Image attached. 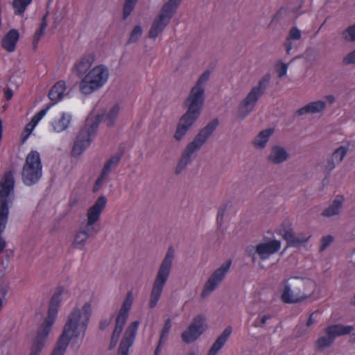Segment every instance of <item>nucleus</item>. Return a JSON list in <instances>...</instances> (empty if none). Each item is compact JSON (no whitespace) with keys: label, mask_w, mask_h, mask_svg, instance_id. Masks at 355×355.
<instances>
[{"label":"nucleus","mask_w":355,"mask_h":355,"mask_svg":"<svg viewBox=\"0 0 355 355\" xmlns=\"http://www.w3.org/2000/svg\"><path fill=\"white\" fill-rule=\"evenodd\" d=\"M287 157V153L284 148L279 146H274L272 148L268 159L272 163L279 164L285 161Z\"/></svg>","instance_id":"obj_29"},{"label":"nucleus","mask_w":355,"mask_h":355,"mask_svg":"<svg viewBox=\"0 0 355 355\" xmlns=\"http://www.w3.org/2000/svg\"><path fill=\"white\" fill-rule=\"evenodd\" d=\"M209 76V71H205L191 89V93L186 101V103H189L188 110L180 119L175 133L174 137L178 141L186 134L200 114L204 101L203 84L208 80Z\"/></svg>","instance_id":"obj_2"},{"label":"nucleus","mask_w":355,"mask_h":355,"mask_svg":"<svg viewBox=\"0 0 355 355\" xmlns=\"http://www.w3.org/2000/svg\"><path fill=\"white\" fill-rule=\"evenodd\" d=\"M32 0H13L12 7L15 15H22Z\"/></svg>","instance_id":"obj_34"},{"label":"nucleus","mask_w":355,"mask_h":355,"mask_svg":"<svg viewBox=\"0 0 355 355\" xmlns=\"http://www.w3.org/2000/svg\"><path fill=\"white\" fill-rule=\"evenodd\" d=\"M218 125V119H214L210 121L199 133L196 136L193 141L189 143L184 150L181 159H180L175 173H180L189 163L192 154L200 149L205 144L209 137L213 133Z\"/></svg>","instance_id":"obj_6"},{"label":"nucleus","mask_w":355,"mask_h":355,"mask_svg":"<svg viewBox=\"0 0 355 355\" xmlns=\"http://www.w3.org/2000/svg\"><path fill=\"white\" fill-rule=\"evenodd\" d=\"M89 228L87 226L84 227L83 228H81V230L78 232V234L76 235L75 240L73 242V246L77 248H81L82 245L84 244V243L86 241V240L88 239L89 233Z\"/></svg>","instance_id":"obj_33"},{"label":"nucleus","mask_w":355,"mask_h":355,"mask_svg":"<svg viewBox=\"0 0 355 355\" xmlns=\"http://www.w3.org/2000/svg\"><path fill=\"white\" fill-rule=\"evenodd\" d=\"M121 155L116 154L111 157L105 164L104 167L101 171V173L96 180V182L93 187L94 192H96L100 189L104 180L106 179L108 173L112 171V168L116 166L121 159Z\"/></svg>","instance_id":"obj_16"},{"label":"nucleus","mask_w":355,"mask_h":355,"mask_svg":"<svg viewBox=\"0 0 355 355\" xmlns=\"http://www.w3.org/2000/svg\"><path fill=\"white\" fill-rule=\"evenodd\" d=\"M182 0H169L165 3L162 8L161 13L155 19L149 31L148 37L156 38L168 24Z\"/></svg>","instance_id":"obj_9"},{"label":"nucleus","mask_w":355,"mask_h":355,"mask_svg":"<svg viewBox=\"0 0 355 355\" xmlns=\"http://www.w3.org/2000/svg\"><path fill=\"white\" fill-rule=\"evenodd\" d=\"M333 240V237L330 235L322 237L320 250L323 251L325 250L331 243Z\"/></svg>","instance_id":"obj_44"},{"label":"nucleus","mask_w":355,"mask_h":355,"mask_svg":"<svg viewBox=\"0 0 355 355\" xmlns=\"http://www.w3.org/2000/svg\"><path fill=\"white\" fill-rule=\"evenodd\" d=\"M141 33H142V30H141V28L140 26H136L132 33H131V35H130V39H129V42L130 43H132V42H136L138 38L141 35Z\"/></svg>","instance_id":"obj_40"},{"label":"nucleus","mask_w":355,"mask_h":355,"mask_svg":"<svg viewBox=\"0 0 355 355\" xmlns=\"http://www.w3.org/2000/svg\"><path fill=\"white\" fill-rule=\"evenodd\" d=\"M12 96H13L12 91L10 89L6 90V92H4V97L7 101L10 100L12 98Z\"/></svg>","instance_id":"obj_48"},{"label":"nucleus","mask_w":355,"mask_h":355,"mask_svg":"<svg viewBox=\"0 0 355 355\" xmlns=\"http://www.w3.org/2000/svg\"><path fill=\"white\" fill-rule=\"evenodd\" d=\"M132 302V292L129 291L116 318L115 328L113 331L110 343V349L114 348L118 343L119 337L123 329L124 324L128 318L129 311L131 309Z\"/></svg>","instance_id":"obj_10"},{"label":"nucleus","mask_w":355,"mask_h":355,"mask_svg":"<svg viewBox=\"0 0 355 355\" xmlns=\"http://www.w3.org/2000/svg\"><path fill=\"white\" fill-rule=\"evenodd\" d=\"M279 234L286 241L289 246H298L306 243L310 238V236H295L293 229L290 227H288L286 229L283 227L279 230Z\"/></svg>","instance_id":"obj_21"},{"label":"nucleus","mask_w":355,"mask_h":355,"mask_svg":"<svg viewBox=\"0 0 355 355\" xmlns=\"http://www.w3.org/2000/svg\"><path fill=\"white\" fill-rule=\"evenodd\" d=\"M109 72L107 67L98 65L91 69L81 80L80 90L84 94H90L103 87L107 82Z\"/></svg>","instance_id":"obj_7"},{"label":"nucleus","mask_w":355,"mask_h":355,"mask_svg":"<svg viewBox=\"0 0 355 355\" xmlns=\"http://www.w3.org/2000/svg\"><path fill=\"white\" fill-rule=\"evenodd\" d=\"M42 175V164L40 153L31 150L26 156L21 172L23 182L27 186L36 184Z\"/></svg>","instance_id":"obj_8"},{"label":"nucleus","mask_w":355,"mask_h":355,"mask_svg":"<svg viewBox=\"0 0 355 355\" xmlns=\"http://www.w3.org/2000/svg\"><path fill=\"white\" fill-rule=\"evenodd\" d=\"M353 329L354 327L350 325L339 324L330 325L325 331L327 336L319 338L316 340L315 345L318 349H322L330 346L337 336L349 334Z\"/></svg>","instance_id":"obj_12"},{"label":"nucleus","mask_w":355,"mask_h":355,"mask_svg":"<svg viewBox=\"0 0 355 355\" xmlns=\"http://www.w3.org/2000/svg\"><path fill=\"white\" fill-rule=\"evenodd\" d=\"M173 254L174 250L173 247L171 246L168 248L166 255L161 264V266L158 271V274H161L164 276L168 277L172 264V260L173 258Z\"/></svg>","instance_id":"obj_27"},{"label":"nucleus","mask_w":355,"mask_h":355,"mask_svg":"<svg viewBox=\"0 0 355 355\" xmlns=\"http://www.w3.org/2000/svg\"><path fill=\"white\" fill-rule=\"evenodd\" d=\"M313 323V314H311L307 322H306V326L307 327H309L311 326L312 324Z\"/></svg>","instance_id":"obj_54"},{"label":"nucleus","mask_w":355,"mask_h":355,"mask_svg":"<svg viewBox=\"0 0 355 355\" xmlns=\"http://www.w3.org/2000/svg\"><path fill=\"white\" fill-rule=\"evenodd\" d=\"M343 35L346 40L355 41V24L343 31Z\"/></svg>","instance_id":"obj_39"},{"label":"nucleus","mask_w":355,"mask_h":355,"mask_svg":"<svg viewBox=\"0 0 355 355\" xmlns=\"http://www.w3.org/2000/svg\"><path fill=\"white\" fill-rule=\"evenodd\" d=\"M66 91V84L64 80L58 81L49 90V98L53 103L50 105H53L62 100Z\"/></svg>","instance_id":"obj_24"},{"label":"nucleus","mask_w":355,"mask_h":355,"mask_svg":"<svg viewBox=\"0 0 355 355\" xmlns=\"http://www.w3.org/2000/svg\"><path fill=\"white\" fill-rule=\"evenodd\" d=\"M2 132H3L2 121L0 119V141L1 140V138H2Z\"/></svg>","instance_id":"obj_56"},{"label":"nucleus","mask_w":355,"mask_h":355,"mask_svg":"<svg viewBox=\"0 0 355 355\" xmlns=\"http://www.w3.org/2000/svg\"><path fill=\"white\" fill-rule=\"evenodd\" d=\"M281 248V242L277 240H272L268 243H259L257 245L256 252L261 259H265L268 255L278 252Z\"/></svg>","instance_id":"obj_20"},{"label":"nucleus","mask_w":355,"mask_h":355,"mask_svg":"<svg viewBox=\"0 0 355 355\" xmlns=\"http://www.w3.org/2000/svg\"><path fill=\"white\" fill-rule=\"evenodd\" d=\"M139 325V322L136 320L128 327L121 341L117 355H128L129 349L135 340Z\"/></svg>","instance_id":"obj_15"},{"label":"nucleus","mask_w":355,"mask_h":355,"mask_svg":"<svg viewBox=\"0 0 355 355\" xmlns=\"http://www.w3.org/2000/svg\"><path fill=\"white\" fill-rule=\"evenodd\" d=\"M327 168H328L329 171H331L335 168V164L332 160L329 162Z\"/></svg>","instance_id":"obj_53"},{"label":"nucleus","mask_w":355,"mask_h":355,"mask_svg":"<svg viewBox=\"0 0 355 355\" xmlns=\"http://www.w3.org/2000/svg\"><path fill=\"white\" fill-rule=\"evenodd\" d=\"M171 319L168 318L165 321L164 325L162 328V330L161 332V336H160L161 340H164V339L166 338V337L168 336V334L171 330Z\"/></svg>","instance_id":"obj_41"},{"label":"nucleus","mask_w":355,"mask_h":355,"mask_svg":"<svg viewBox=\"0 0 355 355\" xmlns=\"http://www.w3.org/2000/svg\"><path fill=\"white\" fill-rule=\"evenodd\" d=\"M343 201L344 198L343 196H337L335 198L332 204L329 207L323 210L322 214V216H331L338 214L340 209L341 208L342 205L343 203Z\"/></svg>","instance_id":"obj_28"},{"label":"nucleus","mask_w":355,"mask_h":355,"mask_svg":"<svg viewBox=\"0 0 355 355\" xmlns=\"http://www.w3.org/2000/svg\"><path fill=\"white\" fill-rule=\"evenodd\" d=\"M138 0H125L123 7V19H125L134 10Z\"/></svg>","instance_id":"obj_35"},{"label":"nucleus","mask_w":355,"mask_h":355,"mask_svg":"<svg viewBox=\"0 0 355 355\" xmlns=\"http://www.w3.org/2000/svg\"><path fill=\"white\" fill-rule=\"evenodd\" d=\"M119 112V106L116 104L107 114H98L94 121L92 116H89L85 121V125L77 135L71 150V155L73 157L80 155L91 144L98 129L99 123L101 121H105L107 126L113 125Z\"/></svg>","instance_id":"obj_3"},{"label":"nucleus","mask_w":355,"mask_h":355,"mask_svg":"<svg viewBox=\"0 0 355 355\" xmlns=\"http://www.w3.org/2000/svg\"><path fill=\"white\" fill-rule=\"evenodd\" d=\"M205 330V318L202 315H196L187 329L182 334V340L187 343L196 340Z\"/></svg>","instance_id":"obj_13"},{"label":"nucleus","mask_w":355,"mask_h":355,"mask_svg":"<svg viewBox=\"0 0 355 355\" xmlns=\"http://www.w3.org/2000/svg\"><path fill=\"white\" fill-rule=\"evenodd\" d=\"M272 132V128H268L261 131L259 135L254 139L253 141L254 146L259 148H263Z\"/></svg>","instance_id":"obj_31"},{"label":"nucleus","mask_w":355,"mask_h":355,"mask_svg":"<svg viewBox=\"0 0 355 355\" xmlns=\"http://www.w3.org/2000/svg\"><path fill=\"white\" fill-rule=\"evenodd\" d=\"M15 178L10 171L4 173L0 182V234L6 229L8 219L9 207L12 205L15 195Z\"/></svg>","instance_id":"obj_5"},{"label":"nucleus","mask_w":355,"mask_h":355,"mask_svg":"<svg viewBox=\"0 0 355 355\" xmlns=\"http://www.w3.org/2000/svg\"><path fill=\"white\" fill-rule=\"evenodd\" d=\"M91 311V304L87 302L81 310L76 309L71 312L51 355H63L69 341L78 343L83 339L87 328Z\"/></svg>","instance_id":"obj_1"},{"label":"nucleus","mask_w":355,"mask_h":355,"mask_svg":"<svg viewBox=\"0 0 355 355\" xmlns=\"http://www.w3.org/2000/svg\"><path fill=\"white\" fill-rule=\"evenodd\" d=\"M162 341L163 340H161V339L159 340V345H157V347H156V349L155 350L154 355H159V354L161 352V349H162Z\"/></svg>","instance_id":"obj_49"},{"label":"nucleus","mask_w":355,"mask_h":355,"mask_svg":"<svg viewBox=\"0 0 355 355\" xmlns=\"http://www.w3.org/2000/svg\"><path fill=\"white\" fill-rule=\"evenodd\" d=\"M46 18L47 14L44 15L42 17L40 26L38 28V30L36 31L33 35V46L34 49H37L39 41L40 40L41 37L44 35V32L47 26Z\"/></svg>","instance_id":"obj_32"},{"label":"nucleus","mask_w":355,"mask_h":355,"mask_svg":"<svg viewBox=\"0 0 355 355\" xmlns=\"http://www.w3.org/2000/svg\"><path fill=\"white\" fill-rule=\"evenodd\" d=\"M288 39L291 40H298L301 38V32L300 31L296 28L293 27L291 28L289 31L288 36L287 37Z\"/></svg>","instance_id":"obj_43"},{"label":"nucleus","mask_w":355,"mask_h":355,"mask_svg":"<svg viewBox=\"0 0 355 355\" xmlns=\"http://www.w3.org/2000/svg\"><path fill=\"white\" fill-rule=\"evenodd\" d=\"M326 98L330 104H332L335 101V98L333 95H328L326 96Z\"/></svg>","instance_id":"obj_52"},{"label":"nucleus","mask_w":355,"mask_h":355,"mask_svg":"<svg viewBox=\"0 0 355 355\" xmlns=\"http://www.w3.org/2000/svg\"><path fill=\"white\" fill-rule=\"evenodd\" d=\"M168 279V277L164 276L161 274H158L157 275L156 279L154 282L153 287L150 294V300L149 302V306L150 308H154L160 297L163 291V288Z\"/></svg>","instance_id":"obj_18"},{"label":"nucleus","mask_w":355,"mask_h":355,"mask_svg":"<svg viewBox=\"0 0 355 355\" xmlns=\"http://www.w3.org/2000/svg\"><path fill=\"white\" fill-rule=\"evenodd\" d=\"M232 261L228 260L218 269L216 270L207 282L202 292V297H206L211 291H213L217 285L222 282L226 272L230 268Z\"/></svg>","instance_id":"obj_14"},{"label":"nucleus","mask_w":355,"mask_h":355,"mask_svg":"<svg viewBox=\"0 0 355 355\" xmlns=\"http://www.w3.org/2000/svg\"><path fill=\"white\" fill-rule=\"evenodd\" d=\"M51 105H48L46 107L42 109L37 112L31 119V122L37 125L40 120L46 114L49 109Z\"/></svg>","instance_id":"obj_37"},{"label":"nucleus","mask_w":355,"mask_h":355,"mask_svg":"<svg viewBox=\"0 0 355 355\" xmlns=\"http://www.w3.org/2000/svg\"><path fill=\"white\" fill-rule=\"evenodd\" d=\"M225 210H226V206H225L224 207L220 208L218 211L216 220H217V224L220 226L223 223V216L225 215Z\"/></svg>","instance_id":"obj_45"},{"label":"nucleus","mask_w":355,"mask_h":355,"mask_svg":"<svg viewBox=\"0 0 355 355\" xmlns=\"http://www.w3.org/2000/svg\"><path fill=\"white\" fill-rule=\"evenodd\" d=\"M325 107V103L322 101H317L311 102L303 107L299 109L296 114L298 116L303 115L306 113H316L322 111Z\"/></svg>","instance_id":"obj_25"},{"label":"nucleus","mask_w":355,"mask_h":355,"mask_svg":"<svg viewBox=\"0 0 355 355\" xmlns=\"http://www.w3.org/2000/svg\"><path fill=\"white\" fill-rule=\"evenodd\" d=\"M71 121V116L63 112L60 118L54 119L51 125L53 130L57 132L65 130L69 125Z\"/></svg>","instance_id":"obj_26"},{"label":"nucleus","mask_w":355,"mask_h":355,"mask_svg":"<svg viewBox=\"0 0 355 355\" xmlns=\"http://www.w3.org/2000/svg\"><path fill=\"white\" fill-rule=\"evenodd\" d=\"M19 39V33L17 29L10 30L1 40L2 48L8 52H13Z\"/></svg>","instance_id":"obj_22"},{"label":"nucleus","mask_w":355,"mask_h":355,"mask_svg":"<svg viewBox=\"0 0 355 355\" xmlns=\"http://www.w3.org/2000/svg\"><path fill=\"white\" fill-rule=\"evenodd\" d=\"M110 323V320L108 321H102L100 324V328L103 330L106 329V327L109 325Z\"/></svg>","instance_id":"obj_51"},{"label":"nucleus","mask_w":355,"mask_h":355,"mask_svg":"<svg viewBox=\"0 0 355 355\" xmlns=\"http://www.w3.org/2000/svg\"><path fill=\"white\" fill-rule=\"evenodd\" d=\"M63 293V287L60 286L53 295L49 302L48 315L37 332L29 355H39L40 351L44 347L46 338L57 318L58 308L61 302V295Z\"/></svg>","instance_id":"obj_4"},{"label":"nucleus","mask_w":355,"mask_h":355,"mask_svg":"<svg viewBox=\"0 0 355 355\" xmlns=\"http://www.w3.org/2000/svg\"><path fill=\"white\" fill-rule=\"evenodd\" d=\"M270 80V74H266L259 81L258 86L254 87L245 97V98L243 101L239 108V112L241 114H242L243 117L245 116L251 112L255 103L258 101L259 98L262 95L266 89Z\"/></svg>","instance_id":"obj_11"},{"label":"nucleus","mask_w":355,"mask_h":355,"mask_svg":"<svg viewBox=\"0 0 355 355\" xmlns=\"http://www.w3.org/2000/svg\"><path fill=\"white\" fill-rule=\"evenodd\" d=\"M232 329L231 327H227L225 329L223 333L217 338L216 341L212 345L211 347L208 352L207 355H216L218 352L226 343L229 336L232 333Z\"/></svg>","instance_id":"obj_23"},{"label":"nucleus","mask_w":355,"mask_h":355,"mask_svg":"<svg viewBox=\"0 0 355 355\" xmlns=\"http://www.w3.org/2000/svg\"><path fill=\"white\" fill-rule=\"evenodd\" d=\"M106 203L107 199L105 196H100L98 198L94 205L88 209V221L86 226L91 228V226L99 219L101 212L106 206Z\"/></svg>","instance_id":"obj_17"},{"label":"nucleus","mask_w":355,"mask_h":355,"mask_svg":"<svg viewBox=\"0 0 355 355\" xmlns=\"http://www.w3.org/2000/svg\"><path fill=\"white\" fill-rule=\"evenodd\" d=\"M306 299V296H297L293 295L290 286L286 285L283 293L282 295V300L285 303H297L304 301Z\"/></svg>","instance_id":"obj_30"},{"label":"nucleus","mask_w":355,"mask_h":355,"mask_svg":"<svg viewBox=\"0 0 355 355\" xmlns=\"http://www.w3.org/2000/svg\"><path fill=\"white\" fill-rule=\"evenodd\" d=\"M344 62L346 64L355 63V50L345 56L344 58Z\"/></svg>","instance_id":"obj_46"},{"label":"nucleus","mask_w":355,"mask_h":355,"mask_svg":"<svg viewBox=\"0 0 355 355\" xmlns=\"http://www.w3.org/2000/svg\"><path fill=\"white\" fill-rule=\"evenodd\" d=\"M94 62V56L87 54L78 60L72 69V72L79 78H83L85 73L91 68Z\"/></svg>","instance_id":"obj_19"},{"label":"nucleus","mask_w":355,"mask_h":355,"mask_svg":"<svg viewBox=\"0 0 355 355\" xmlns=\"http://www.w3.org/2000/svg\"><path fill=\"white\" fill-rule=\"evenodd\" d=\"M287 69H288L287 64H284V63H283L282 62H279L276 65V70H277V72L278 73V76L279 78H282V77H283L284 76H285L286 74Z\"/></svg>","instance_id":"obj_42"},{"label":"nucleus","mask_w":355,"mask_h":355,"mask_svg":"<svg viewBox=\"0 0 355 355\" xmlns=\"http://www.w3.org/2000/svg\"><path fill=\"white\" fill-rule=\"evenodd\" d=\"M6 243L5 240L3 238L0 237V253L3 252V250L6 248Z\"/></svg>","instance_id":"obj_50"},{"label":"nucleus","mask_w":355,"mask_h":355,"mask_svg":"<svg viewBox=\"0 0 355 355\" xmlns=\"http://www.w3.org/2000/svg\"><path fill=\"white\" fill-rule=\"evenodd\" d=\"M269 318L270 317L268 315H264L261 320V324H264Z\"/></svg>","instance_id":"obj_55"},{"label":"nucleus","mask_w":355,"mask_h":355,"mask_svg":"<svg viewBox=\"0 0 355 355\" xmlns=\"http://www.w3.org/2000/svg\"><path fill=\"white\" fill-rule=\"evenodd\" d=\"M285 46H286V53L289 54L290 51L292 49V43L291 42V40L288 39V37L286 38V41L285 42Z\"/></svg>","instance_id":"obj_47"},{"label":"nucleus","mask_w":355,"mask_h":355,"mask_svg":"<svg viewBox=\"0 0 355 355\" xmlns=\"http://www.w3.org/2000/svg\"><path fill=\"white\" fill-rule=\"evenodd\" d=\"M347 153V148L340 146L337 148L333 153V159L337 162H341Z\"/></svg>","instance_id":"obj_36"},{"label":"nucleus","mask_w":355,"mask_h":355,"mask_svg":"<svg viewBox=\"0 0 355 355\" xmlns=\"http://www.w3.org/2000/svg\"><path fill=\"white\" fill-rule=\"evenodd\" d=\"M35 126L36 125H34L31 121L26 125V126L23 130V132L21 134L22 143H24L28 139V138L29 137V136L31 135V134L35 129Z\"/></svg>","instance_id":"obj_38"}]
</instances>
